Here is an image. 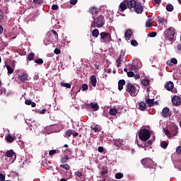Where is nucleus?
<instances>
[{
  "label": "nucleus",
  "mask_w": 181,
  "mask_h": 181,
  "mask_svg": "<svg viewBox=\"0 0 181 181\" xmlns=\"http://www.w3.org/2000/svg\"><path fill=\"white\" fill-rule=\"evenodd\" d=\"M127 8L134 11L136 13H142L144 8L140 2H136L135 0H127Z\"/></svg>",
  "instance_id": "obj_1"
},
{
  "label": "nucleus",
  "mask_w": 181,
  "mask_h": 181,
  "mask_svg": "<svg viewBox=\"0 0 181 181\" xmlns=\"http://www.w3.org/2000/svg\"><path fill=\"white\" fill-rule=\"evenodd\" d=\"M105 23V19L103 15H99L97 18H93V21L91 23V26L93 28L98 27L100 28V27H103Z\"/></svg>",
  "instance_id": "obj_2"
},
{
  "label": "nucleus",
  "mask_w": 181,
  "mask_h": 181,
  "mask_svg": "<svg viewBox=\"0 0 181 181\" xmlns=\"http://www.w3.org/2000/svg\"><path fill=\"white\" fill-rule=\"evenodd\" d=\"M141 164L146 169H148V168H150V169H152L151 173H154L156 170V168L155 167H153V160L151 159L150 158H144L141 160Z\"/></svg>",
  "instance_id": "obj_3"
},
{
  "label": "nucleus",
  "mask_w": 181,
  "mask_h": 181,
  "mask_svg": "<svg viewBox=\"0 0 181 181\" xmlns=\"http://www.w3.org/2000/svg\"><path fill=\"white\" fill-rule=\"evenodd\" d=\"M151 137V133L148 129H141L139 133V138L141 141H148Z\"/></svg>",
  "instance_id": "obj_4"
},
{
  "label": "nucleus",
  "mask_w": 181,
  "mask_h": 181,
  "mask_svg": "<svg viewBox=\"0 0 181 181\" xmlns=\"http://www.w3.org/2000/svg\"><path fill=\"white\" fill-rule=\"evenodd\" d=\"M175 35V30L174 27H169L167 28L164 33L165 38L168 40L169 41H173Z\"/></svg>",
  "instance_id": "obj_5"
},
{
  "label": "nucleus",
  "mask_w": 181,
  "mask_h": 181,
  "mask_svg": "<svg viewBox=\"0 0 181 181\" xmlns=\"http://www.w3.org/2000/svg\"><path fill=\"white\" fill-rule=\"evenodd\" d=\"M126 92H128L130 95H133V97H135V95H137V90L135 85L133 83H131V82H127L126 86Z\"/></svg>",
  "instance_id": "obj_6"
},
{
  "label": "nucleus",
  "mask_w": 181,
  "mask_h": 181,
  "mask_svg": "<svg viewBox=\"0 0 181 181\" xmlns=\"http://www.w3.org/2000/svg\"><path fill=\"white\" fill-rule=\"evenodd\" d=\"M100 41L101 42H105V44H107L112 41V35L110 33H107L105 31H103L100 34Z\"/></svg>",
  "instance_id": "obj_7"
},
{
  "label": "nucleus",
  "mask_w": 181,
  "mask_h": 181,
  "mask_svg": "<svg viewBox=\"0 0 181 181\" xmlns=\"http://www.w3.org/2000/svg\"><path fill=\"white\" fill-rule=\"evenodd\" d=\"M49 38L51 42L54 43L59 40L58 33H57L56 30H50L48 33Z\"/></svg>",
  "instance_id": "obj_8"
},
{
  "label": "nucleus",
  "mask_w": 181,
  "mask_h": 181,
  "mask_svg": "<svg viewBox=\"0 0 181 181\" xmlns=\"http://www.w3.org/2000/svg\"><path fill=\"white\" fill-rule=\"evenodd\" d=\"M6 156H7V158H12L11 163L12 162L15 161V159H16V154H15V151H13V150L7 151L6 153Z\"/></svg>",
  "instance_id": "obj_9"
},
{
  "label": "nucleus",
  "mask_w": 181,
  "mask_h": 181,
  "mask_svg": "<svg viewBox=\"0 0 181 181\" xmlns=\"http://www.w3.org/2000/svg\"><path fill=\"white\" fill-rule=\"evenodd\" d=\"M127 0H124L119 4V11H121V12H124L127 9Z\"/></svg>",
  "instance_id": "obj_10"
},
{
  "label": "nucleus",
  "mask_w": 181,
  "mask_h": 181,
  "mask_svg": "<svg viewBox=\"0 0 181 181\" xmlns=\"http://www.w3.org/2000/svg\"><path fill=\"white\" fill-rule=\"evenodd\" d=\"M108 171H109V170H108L107 167H105V166L102 167V168L100 171V175H102L103 180H105V177H106Z\"/></svg>",
  "instance_id": "obj_11"
},
{
  "label": "nucleus",
  "mask_w": 181,
  "mask_h": 181,
  "mask_svg": "<svg viewBox=\"0 0 181 181\" xmlns=\"http://www.w3.org/2000/svg\"><path fill=\"white\" fill-rule=\"evenodd\" d=\"M86 107L87 108H89V107H91V108H93L94 111H98L100 108L98 103H90V104H86Z\"/></svg>",
  "instance_id": "obj_12"
},
{
  "label": "nucleus",
  "mask_w": 181,
  "mask_h": 181,
  "mask_svg": "<svg viewBox=\"0 0 181 181\" xmlns=\"http://www.w3.org/2000/svg\"><path fill=\"white\" fill-rule=\"evenodd\" d=\"M177 134H178V127H177V126H174V127H171V129H170V139L172 137H175Z\"/></svg>",
  "instance_id": "obj_13"
},
{
  "label": "nucleus",
  "mask_w": 181,
  "mask_h": 181,
  "mask_svg": "<svg viewBox=\"0 0 181 181\" xmlns=\"http://www.w3.org/2000/svg\"><path fill=\"white\" fill-rule=\"evenodd\" d=\"M124 54H123V53H120L119 57L117 59L116 64H117V68L120 67V66L124 60Z\"/></svg>",
  "instance_id": "obj_14"
},
{
  "label": "nucleus",
  "mask_w": 181,
  "mask_h": 181,
  "mask_svg": "<svg viewBox=\"0 0 181 181\" xmlns=\"http://www.w3.org/2000/svg\"><path fill=\"white\" fill-rule=\"evenodd\" d=\"M172 103L174 105H180L181 103V98L179 96H173L172 98Z\"/></svg>",
  "instance_id": "obj_15"
},
{
  "label": "nucleus",
  "mask_w": 181,
  "mask_h": 181,
  "mask_svg": "<svg viewBox=\"0 0 181 181\" xmlns=\"http://www.w3.org/2000/svg\"><path fill=\"white\" fill-rule=\"evenodd\" d=\"M169 112L170 110L168 107H165L161 112L162 117H163L164 118H168V117H169Z\"/></svg>",
  "instance_id": "obj_16"
},
{
  "label": "nucleus",
  "mask_w": 181,
  "mask_h": 181,
  "mask_svg": "<svg viewBox=\"0 0 181 181\" xmlns=\"http://www.w3.org/2000/svg\"><path fill=\"white\" fill-rule=\"evenodd\" d=\"M90 83L92 86L95 88L97 86V78L96 75H91L90 78Z\"/></svg>",
  "instance_id": "obj_17"
},
{
  "label": "nucleus",
  "mask_w": 181,
  "mask_h": 181,
  "mask_svg": "<svg viewBox=\"0 0 181 181\" xmlns=\"http://www.w3.org/2000/svg\"><path fill=\"white\" fill-rule=\"evenodd\" d=\"M126 83L125 79H119L118 82V90H122L124 89V86Z\"/></svg>",
  "instance_id": "obj_18"
},
{
  "label": "nucleus",
  "mask_w": 181,
  "mask_h": 181,
  "mask_svg": "<svg viewBox=\"0 0 181 181\" xmlns=\"http://www.w3.org/2000/svg\"><path fill=\"white\" fill-rule=\"evenodd\" d=\"M90 128L95 132V133H98L102 130V127L101 126H99V124L92 125L90 126Z\"/></svg>",
  "instance_id": "obj_19"
},
{
  "label": "nucleus",
  "mask_w": 181,
  "mask_h": 181,
  "mask_svg": "<svg viewBox=\"0 0 181 181\" xmlns=\"http://www.w3.org/2000/svg\"><path fill=\"white\" fill-rule=\"evenodd\" d=\"M174 86H175V85H174L173 82H172L171 81H169V82H168L165 84V88L167 89V90H173Z\"/></svg>",
  "instance_id": "obj_20"
},
{
  "label": "nucleus",
  "mask_w": 181,
  "mask_h": 181,
  "mask_svg": "<svg viewBox=\"0 0 181 181\" xmlns=\"http://www.w3.org/2000/svg\"><path fill=\"white\" fill-rule=\"evenodd\" d=\"M88 12L91 13V15L94 16V15H96V13H98V8H96V6H91Z\"/></svg>",
  "instance_id": "obj_21"
},
{
  "label": "nucleus",
  "mask_w": 181,
  "mask_h": 181,
  "mask_svg": "<svg viewBox=\"0 0 181 181\" xmlns=\"http://www.w3.org/2000/svg\"><path fill=\"white\" fill-rule=\"evenodd\" d=\"M141 63H139V66H136V64H134V63H132V64H130V70H132V71H133V70H139V69H141Z\"/></svg>",
  "instance_id": "obj_22"
},
{
  "label": "nucleus",
  "mask_w": 181,
  "mask_h": 181,
  "mask_svg": "<svg viewBox=\"0 0 181 181\" xmlns=\"http://www.w3.org/2000/svg\"><path fill=\"white\" fill-rule=\"evenodd\" d=\"M133 34V31L132 30H131L130 28H129L128 30H127V31L124 33V37L126 38H130V37L132 36Z\"/></svg>",
  "instance_id": "obj_23"
},
{
  "label": "nucleus",
  "mask_w": 181,
  "mask_h": 181,
  "mask_svg": "<svg viewBox=\"0 0 181 181\" xmlns=\"http://www.w3.org/2000/svg\"><path fill=\"white\" fill-rule=\"evenodd\" d=\"M75 175L77 177H81V178H78V181H84L85 177H82L83 174L81 171H76Z\"/></svg>",
  "instance_id": "obj_24"
},
{
  "label": "nucleus",
  "mask_w": 181,
  "mask_h": 181,
  "mask_svg": "<svg viewBox=\"0 0 181 181\" xmlns=\"http://www.w3.org/2000/svg\"><path fill=\"white\" fill-rule=\"evenodd\" d=\"M146 103L148 105V107H153L154 105V98H147Z\"/></svg>",
  "instance_id": "obj_25"
},
{
  "label": "nucleus",
  "mask_w": 181,
  "mask_h": 181,
  "mask_svg": "<svg viewBox=\"0 0 181 181\" xmlns=\"http://www.w3.org/2000/svg\"><path fill=\"white\" fill-rule=\"evenodd\" d=\"M100 34V31L98 28H94L92 31V36L95 37V38H98V35Z\"/></svg>",
  "instance_id": "obj_26"
},
{
  "label": "nucleus",
  "mask_w": 181,
  "mask_h": 181,
  "mask_svg": "<svg viewBox=\"0 0 181 181\" xmlns=\"http://www.w3.org/2000/svg\"><path fill=\"white\" fill-rule=\"evenodd\" d=\"M69 155H65L64 158H61V163H63V165H65L69 162Z\"/></svg>",
  "instance_id": "obj_27"
},
{
  "label": "nucleus",
  "mask_w": 181,
  "mask_h": 181,
  "mask_svg": "<svg viewBox=\"0 0 181 181\" xmlns=\"http://www.w3.org/2000/svg\"><path fill=\"white\" fill-rule=\"evenodd\" d=\"M139 109L141 111H145V110L146 109V103H144V101H141L139 104Z\"/></svg>",
  "instance_id": "obj_28"
},
{
  "label": "nucleus",
  "mask_w": 181,
  "mask_h": 181,
  "mask_svg": "<svg viewBox=\"0 0 181 181\" xmlns=\"http://www.w3.org/2000/svg\"><path fill=\"white\" fill-rule=\"evenodd\" d=\"M25 104H27V105H30L32 107H36V103H35L34 101H32V100H25Z\"/></svg>",
  "instance_id": "obj_29"
},
{
  "label": "nucleus",
  "mask_w": 181,
  "mask_h": 181,
  "mask_svg": "<svg viewBox=\"0 0 181 181\" xmlns=\"http://www.w3.org/2000/svg\"><path fill=\"white\" fill-rule=\"evenodd\" d=\"M72 134L73 130L71 129H69L68 130H66L64 137H71Z\"/></svg>",
  "instance_id": "obj_30"
},
{
  "label": "nucleus",
  "mask_w": 181,
  "mask_h": 181,
  "mask_svg": "<svg viewBox=\"0 0 181 181\" xmlns=\"http://www.w3.org/2000/svg\"><path fill=\"white\" fill-rule=\"evenodd\" d=\"M173 9H174V6L173 5H172V4H167L166 10L168 12H173Z\"/></svg>",
  "instance_id": "obj_31"
},
{
  "label": "nucleus",
  "mask_w": 181,
  "mask_h": 181,
  "mask_svg": "<svg viewBox=\"0 0 181 181\" xmlns=\"http://www.w3.org/2000/svg\"><path fill=\"white\" fill-rule=\"evenodd\" d=\"M35 56V54L33 52H32L31 53H29L27 59H28V60H30V61L34 60Z\"/></svg>",
  "instance_id": "obj_32"
},
{
  "label": "nucleus",
  "mask_w": 181,
  "mask_h": 181,
  "mask_svg": "<svg viewBox=\"0 0 181 181\" xmlns=\"http://www.w3.org/2000/svg\"><path fill=\"white\" fill-rule=\"evenodd\" d=\"M6 141L7 142H13V141H15V138H13L11 134H8L6 136Z\"/></svg>",
  "instance_id": "obj_33"
},
{
  "label": "nucleus",
  "mask_w": 181,
  "mask_h": 181,
  "mask_svg": "<svg viewBox=\"0 0 181 181\" xmlns=\"http://www.w3.org/2000/svg\"><path fill=\"white\" fill-rule=\"evenodd\" d=\"M118 111L116 108H110V115H116L117 114Z\"/></svg>",
  "instance_id": "obj_34"
},
{
  "label": "nucleus",
  "mask_w": 181,
  "mask_h": 181,
  "mask_svg": "<svg viewBox=\"0 0 181 181\" xmlns=\"http://www.w3.org/2000/svg\"><path fill=\"white\" fill-rule=\"evenodd\" d=\"M141 83L144 86H148V85H149V83H150V81H149V79H142Z\"/></svg>",
  "instance_id": "obj_35"
},
{
  "label": "nucleus",
  "mask_w": 181,
  "mask_h": 181,
  "mask_svg": "<svg viewBox=\"0 0 181 181\" xmlns=\"http://www.w3.org/2000/svg\"><path fill=\"white\" fill-rule=\"evenodd\" d=\"M61 86L68 88L69 89H71V85L70 83H65V82H62L61 83Z\"/></svg>",
  "instance_id": "obj_36"
},
{
  "label": "nucleus",
  "mask_w": 181,
  "mask_h": 181,
  "mask_svg": "<svg viewBox=\"0 0 181 181\" xmlns=\"http://www.w3.org/2000/svg\"><path fill=\"white\" fill-rule=\"evenodd\" d=\"M59 168H62L63 169H65V170H70V166L67 163L60 165Z\"/></svg>",
  "instance_id": "obj_37"
},
{
  "label": "nucleus",
  "mask_w": 181,
  "mask_h": 181,
  "mask_svg": "<svg viewBox=\"0 0 181 181\" xmlns=\"http://www.w3.org/2000/svg\"><path fill=\"white\" fill-rule=\"evenodd\" d=\"M158 23L163 24L165 22L168 23V21H165L163 18H160V16L158 17Z\"/></svg>",
  "instance_id": "obj_38"
},
{
  "label": "nucleus",
  "mask_w": 181,
  "mask_h": 181,
  "mask_svg": "<svg viewBox=\"0 0 181 181\" xmlns=\"http://www.w3.org/2000/svg\"><path fill=\"white\" fill-rule=\"evenodd\" d=\"M122 177H124L123 173H117L115 174V178H117V180H120L121 178H122Z\"/></svg>",
  "instance_id": "obj_39"
},
{
  "label": "nucleus",
  "mask_w": 181,
  "mask_h": 181,
  "mask_svg": "<svg viewBox=\"0 0 181 181\" xmlns=\"http://www.w3.org/2000/svg\"><path fill=\"white\" fill-rule=\"evenodd\" d=\"M6 69L8 74H12V73H13V69L9 65H6Z\"/></svg>",
  "instance_id": "obj_40"
},
{
  "label": "nucleus",
  "mask_w": 181,
  "mask_h": 181,
  "mask_svg": "<svg viewBox=\"0 0 181 181\" xmlns=\"http://www.w3.org/2000/svg\"><path fill=\"white\" fill-rule=\"evenodd\" d=\"M165 134L168 137V139H171V130H168V129H165Z\"/></svg>",
  "instance_id": "obj_41"
},
{
  "label": "nucleus",
  "mask_w": 181,
  "mask_h": 181,
  "mask_svg": "<svg viewBox=\"0 0 181 181\" xmlns=\"http://www.w3.org/2000/svg\"><path fill=\"white\" fill-rule=\"evenodd\" d=\"M35 63H37V64H43V59H35Z\"/></svg>",
  "instance_id": "obj_42"
},
{
  "label": "nucleus",
  "mask_w": 181,
  "mask_h": 181,
  "mask_svg": "<svg viewBox=\"0 0 181 181\" xmlns=\"http://www.w3.org/2000/svg\"><path fill=\"white\" fill-rule=\"evenodd\" d=\"M57 153H59V151H57V149H51V151H49V155L51 156H52L53 155H54Z\"/></svg>",
  "instance_id": "obj_43"
},
{
  "label": "nucleus",
  "mask_w": 181,
  "mask_h": 181,
  "mask_svg": "<svg viewBox=\"0 0 181 181\" xmlns=\"http://www.w3.org/2000/svg\"><path fill=\"white\" fill-rule=\"evenodd\" d=\"M160 145L161 148H164L165 149L166 148H168V143H167L166 141H161Z\"/></svg>",
  "instance_id": "obj_44"
},
{
  "label": "nucleus",
  "mask_w": 181,
  "mask_h": 181,
  "mask_svg": "<svg viewBox=\"0 0 181 181\" xmlns=\"http://www.w3.org/2000/svg\"><path fill=\"white\" fill-rule=\"evenodd\" d=\"M88 86L87 83H83L82 85V91L85 92V90H88Z\"/></svg>",
  "instance_id": "obj_45"
},
{
  "label": "nucleus",
  "mask_w": 181,
  "mask_h": 181,
  "mask_svg": "<svg viewBox=\"0 0 181 181\" xmlns=\"http://www.w3.org/2000/svg\"><path fill=\"white\" fill-rule=\"evenodd\" d=\"M127 75H128V76L132 77V76H134L135 74H134V71H132V69H131V71H129L127 72Z\"/></svg>",
  "instance_id": "obj_46"
},
{
  "label": "nucleus",
  "mask_w": 181,
  "mask_h": 181,
  "mask_svg": "<svg viewBox=\"0 0 181 181\" xmlns=\"http://www.w3.org/2000/svg\"><path fill=\"white\" fill-rule=\"evenodd\" d=\"M131 45L132 46H138L139 45V44H138V42H137V41L136 40H132L131 41Z\"/></svg>",
  "instance_id": "obj_47"
},
{
  "label": "nucleus",
  "mask_w": 181,
  "mask_h": 181,
  "mask_svg": "<svg viewBox=\"0 0 181 181\" xmlns=\"http://www.w3.org/2000/svg\"><path fill=\"white\" fill-rule=\"evenodd\" d=\"M54 52L56 54H60L61 53V49H59L58 47H56L54 49Z\"/></svg>",
  "instance_id": "obj_48"
},
{
  "label": "nucleus",
  "mask_w": 181,
  "mask_h": 181,
  "mask_svg": "<svg viewBox=\"0 0 181 181\" xmlns=\"http://www.w3.org/2000/svg\"><path fill=\"white\" fill-rule=\"evenodd\" d=\"M35 4H38V5H42L43 4V0H33Z\"/></svg>",
  "instance_id": "obj_49"
},
{
  "label": "nucleus",
  "mask_w": 181,
  "mask_h": 181,
  "mask_svg": "<svg viewBox=\"0 0 181 181\" xmlns=\"http://www.w3.org/2000/svg\"><path fill=\"white\" fill-rule=\"evenodd\" d=\"M4 21V12L2 10H0V23Z\"/></svg>",
  "instance_id": "obj_50"
},
{
  "label": "nucleus",
  "mask_w": 181,
  "mask_h": 181,
  "mask_svg": "<svg viewBox=\"0 0 181 181\" xmlns=\"http://www.w3.org/2000/svg\"><path fill=\"white\" fill-rule=\"evenodd\" d=\"M52 9H53V11H57L59 9V6L56 4H54L52 6Z\"/></svg>",
  "instance_id": "obj_51"
},
{
  "label": "nucleus",
  "mask_w": 181,
  "mask_h": 181,
  "mask_svg": "<svg viewBox=\"0 0 181 181\" xmlns=\"http://www.w3.org/2000/svg\"><path fill=\"white\" fill-rule=\"evenodd\" d=\"M29 79H30V78H29L28 74L24 72V82H25V81H29Z\"/></svg>",
  "instance_id": "obj_52"
},
{
  "label": "nucleus",
  "mask_w": 181,
  "mask_h": 181,
  "mask_svg": "<svg viewBox=\"0 0 181 181\" xmlns=\"http://www.w3.org/2000/svg\"><path fill=\"white\" fill-rule=\"evenodd\" d=\"M146 27H151V19H148L146 23Z\"/></svg>",
  "instance_id": "obj_53"
},
{
  "label": "nucleus",
  "mask_w": 181,
  "mask_h": 181,
  "mask_svg": "<svg viewBox=\"0 0 181 181\" xmlns=\"http://www.w3.org/2000/svg\"><path fill=\"white\" fill-rule=\"evenodd\" d=\"M170 63H173V64H177V60L175 59V57H173L171 59Z\"/></svg>",
  "instance_id": "obj_54"
},
{
  "label": "nucleus",
  "mask_w": 181,
  "mask_h": 181,
  "mask_svg": "<svg viewBox=\"0 0 181 181\" xmlns=\"http://www.w3.org/2000/svg\"><path fill=\"white\" fill-rule=\"evenodd\" d=\"M157 33L156 31H153L152 33H150V37H156Z\"/></svg>",
  "instance_id": "obj_55"
},
{
  "label": "nucleus",
  "mask_w": 181,
  "mask_h": 181,
  "mask_svg": "<svg viewBox=\"0 0 181 181\" xmlns=\"http://www.w3.org/2000/svg\"><path fill=\"white\" fill-rule=\"evenodd\" d=\"M176 152H177V153H178L179 155L181 154V146H177V147Z\"/></svg>",
  "instance_id": "obj_56"
},
{
  "label": "nucleus",
  "mask_w": 181,
  "mask_h": 181,
  "mask_svg": "<svg viewBox=\"0 0 181 181\" xmlns=\"http://www.w3.org/2000/svg\"><path fill=\"white\" fill-rule=\"evenodd\" d=\"M78 0H70V4L71 5H76V4H77Z\"/></svg>",
  "instance_id": "obj_57"
},
{
  "label": "nucleus",
  "mask_w": 181,
  "mask_h": 181,
  "mask_svg": "<svg viewBox=\"0 0 181 181\" xmlns=\"http://www.w3.org/2000/svg\"><path fill=\"white\" fill-rule=\"evenodd\" d=\"M98 151L99 152H104V147L103 146H98Z\"/></svg>",
  "instance_id": "obj_58"
},
{
  "label": "nucleus",
  "mask_w": 181,
  "mask_h": 181,
  "mask_svg": "<svg viewBox=\"0 0 181 181\" xmlns=\"http://www.w3.org/2000/svg\"><path fill=\"white\" fill-rule=\"evenodd\" d=\"M4 180H5V175L0 173V181H4Z\"/></svg>",
  "instance_id": "obj_59"
},
{
  "label": "nucleus",
  "mask_w": 181,
  "mask_h": 181,
  "mask_svg": "<svg viewBox=\"0 0 181 181\" xmlns=\"http://www.w3.org/2000/svg\"><path fill=\"white\" fill-rule=\"evenodd\" d=\"M134 77L135 79H139L140 75H139V74H136L134 75Z\"/></svg>",
  "instance_id": "obj_60"
},
{
  "label": "nucleus",
  "mask_w": 181,
  "mask_h": 181,
  "mask_svg": "<svg viewBox=\"0 0 181 181\" xmlns=\"http://www.w3.org/2000/svg\"><path fill=\"white\" fill-rule=\"evenodd\" d=\"M73 136H74V137H77L78 136V133L77 132H74L73 133Z\"/></svg>",
  "instance_id": "obj_61"
},
{
  "label": "nucleus",
  "mask_w": 181,
  "mask_h": 181,
  "mask_svg": "<svg viewBox=\"0 0 181 181\" xmlns=\"http://www.w3.org/2000/svg\"><path fill=\"white\" fill-rule=\"evenodd\" d=\"M47 110L45 109H43V110H41V111H40V114H45Z\"/></svg>",
  "instance_id": "obj_62"
},
{
  "label": "nucleus",
  "mask_w": 181,
  "mask_h": 181,
  "mask_svg": "<svg viewBox=\"0 0 181 181\" xmlns=\"http://www.w3.org/2000/svg\"><path fill=\"white\" fill-rule=\"evenodd\" d=\"M154 1L156 2V4H157L158 5H160L161 0H154Z\"/></svg>",
  "instance_id": "obj_63"
},
{
  "label": "nucleus",
  "mask_w": 181,
  "mask_h": 181,
  "mask_svg": "<svg viewBox=\"0 0 181 181\" xmlns=\"http://www.w3.org/2000/svg\"><path fill=\"white\" fill-rule=\"evenodd\" d=\"M178 50H181V44H179L177 46Z\"/></svg>",
  "instance_id": "obj_64"
}]
</instances>
